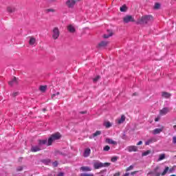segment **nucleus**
<instances>
[{
	"instance_id": "49",
	"label": "nucleus",
	"mask_w": 176,
	"mask_h": 176,
	"mask_svg": "<svg viewBox=\"0 0 176 176\" xmlns=\"http://www.w3.org/2000/svg\"><path fill=\"white\" fill-rule=\"evenodd\" d=\"M137 173H138V171L131 172V175H134V174H137Z\"/></svg>"
},
{
	"instance_id": "29",
	"label": "nucleus",
	"mask_w": 176,
	"mask_h": 176,
	"mask_svg": "<svg viewBox=\"0 0 176 176\" xmlns=\"http://www.w3.org/2000/svg\"><path fill=\"white\" fill-rule=\"evenodd\" d=\"M93 137H97L101 135V131H97L96 133H93Z\"/></svg>"
},
{
	"instance_id": "15",
	"label": "nucleus",
	"mask_w": 176,
	"mask_h": 176,
	"mask_svg": "<svg viewBox=\"0 0 176 176\" xmlns=\"http://www.w3.org/2000/svg\"><path fill=\"white\" fill-rule=\"evenodd\" d=\"M91 152V151L90 150V148L85 149V151H84V155H83L84 157H89Z\"/></svg>"
},
{
	"instance_id": "54",
	"label": "nucleus",
	"mask_w": 176,
	"mask_h": 176,
	"mask_svg": "<svg viewBox=\"0 0 176 176\" xmlns=\"http://www.w3.org/2000/svg\"><path fill=\"white\" fill-rule=\"evenodd\" d=\"M155 122H159V118H155Z\"/></svg>"
},
{
	"instance_id": "21",
	"label": "nucleus",
	"mask_w": 176,
	"mask_h": 176,
	"mask_svg": "<svg viewBox=\"0 0 176 176\" xmlns=\"http://www.w3.org/2000/svg\"><path fill=\"white\" fill-rule=\"evenodd\" d=\"M108 32H109L108 34H104L103 36L105 39H107V38H109L110 36H112V35H113V33H112L111 31L108 30Z\"/></svg>"
},
{
	"instance_id": "41",
	"label": "nucleus",
	"mask_w": 176,
	"mask_h": 176,
	"mask_svg": "<svg viewBox=\"0 0 176 176\" xmlns=\"http://www.w3.org/2000/svg\"><path fill=\"white\" fill-rule=\"evenodd\" d=\"M118 160V157H113L111 158V162H113V163H115V162H116Z\"/></svg>"
},
{
	"instance_id": "3",
	"label": "nucleus",
	"mask_w": 176,
	"mask_h": 176,
	"mask_svg": "<svg viewBox=\"0 0 176 176\" xmlns=\"http://www.w3.org/2000/svg\"><path fill=\"white\" fill-rule=\"evenodd\" d=\"M93 164L95 170H98V168H101L102 167H109V166H111V163L109 162L102 163L100 161H95Z\"/></svg>"
},
{
	"instance_id": "8",
	"label": "nucleus",
	"mask_w": 176,
	"mask_h": 176,
	"mask_svg": "<svg viewBox=\"0 0 176 176\" xmlns=\"http://www.w3.org/2000/svg\"><path fill=\"white\" fill-rule=\"evenodd\" d=\"M170 112V108L168 107H164L160 111V115L161 116H164L167 115Z\"/></svg>"
},
{
	"instance_id": "55",
	"label": "nucleus",
	"mask_w": 176,
	"mask_h": 176,
	"mask_svg": "<svg viewBox=\"0 0 176 176\" xmlns=\"http://www.w3.org/2000/svg\"><path fill=\"white\" fill-rule=\"evenodd\" d=\"M80 113H87V111H81Z\"/></svg>"
},
{
	"instance_id": "2",
	"label": "nucleus",
	"mask_w": 176,
	"mask_h": 176,
	"mask_svg": "<svg viewBox=\"0 0 176 176\" xmlns=\"http://www.w3.org/2000/svg\"><path fill=\"white\" fill-rule=\"evenodd\" d=\"M43 145H45V140H38V146H32L31 152H39V151H42L43 149Z\"/></svg>"
},
{
	"instance_id": "25",
	"label": "nucleus",
	"mask_w": 176,
	"mask_h": 176,
	"mask_svg": "<svg viewBox=\"0 0 176 176\" xmlns=\"http://www.w3.org/2000/svg\"><path fill=\"white\" fill-rule=\"evenodd\" d=\"M104 126H105L107 129H109V127L112 126V124H111L109 122H106L104 123Z\"/></svg>"
},
{
	"instance_id": "42",
	"label": "nucleus",
	"mask_w": 176,
	"mask_h": 176,
	"mask_svg": "<svg viewBox=\"0 0 176 176\" xmlns=\"http://www.w3.org/2000/svg\"><path fill=\"white\" fill-rule=\"evenodd\" d=\"M175 168H168V173L171 174V173H173V171H174Z\"/></svg>"
},
{
	"instance_id": "59",
	"label": "nucleus",
	"mask_w": 176,
	"mask_h": 176,
	"mask_svg": "<svg viewBox=\"0 0 176 176\" xmlns=\"http://www.w3.org/2000/svg\"><path fill=\"white\" fill-rule=\"evenodd\" d=\"M122 140H124V135L122 136Z\"/></svg>"
},
{
	"instance_id": "20",
	"label": "nucleus",
	"mask_w": 176,
	"mask_h": 176,
	"mask_svg": "<svg viewBox=\"0 0 176 176\" xmlns=\"http://www.w3.org/2000/svg\"><path fill=\"white\" fill-rule=\"evenodd\" d=\"M156 142V139L155 138H151L148 140H147L146 142H145V145H149L151 144H152L153 142Z\"/></svg>"
},
{
	"instance_id": "4",
	"label": "nucleus",
	"mask_w": 176,
	"mask_h": 176,
	"mask_svg": "<svg viewBox=\"0 0 176 176\" xmlns=\"http://www.w3.org/2000/svg\"><path fill=\"white\" fill-rule=\"evenodd\" d=\"M29 45L30 46H32V47H35L36 45H38V42L36 41V38L34 36H29Z\"/></svg>"
},
{
	"instance_id": "60",
	"label": "nucleus",
	"mask_w": 176,
	"mask_h": 176,
	"mask_svg": "<svg viewBox=\"0 0 176 176\" xmlns=\"http://www.w3.org/2000/svg\"><path fill=\"white\" fill-rule=\"evenodd\" d=\"M170 176H176L175 175H171Z\"/></svg>"
},
{
	"instance_id": "11",
	"label": "nucleus",
	"mask_w": 176,
	"mask_h": 176,
	"mask_svg": "<svg viewBox=\"0 0 176 176\" xmlns=\"http://www.w3.org/2000/svg\"><path fill=\"white\" fill-rule=\"evenodd\" d=\"M51 138H52V140H54V141H56L57 140H60V138H61V135L60 134V133H56L53 134Z\"/></svg>"
},
{
	"instance_id": "53",
	"label": "nucleus",
	"mask_w": 176,
	"mask_h": 176,
	"mask_svg": "<svg viewBox=\"0 0 176 176\" xmlns=\"http://www.w3.org/2000/svg\"><path fill=\"white\" fill-rule=\"evenodd\" d=\"M102 173H107V170H102V171L100 172V174H102Z\"/></svg>"
},
{
	"instance_id": "52",
	"label": "nucleus",
	"mask_w": 176,
	"mask_h": 176,
	"mask_svg": "<svg viewBox=\"0 0 176 176\" xmlns=\"http://www.w3.org/2000/svg\"><path fill=\"white\" fill-rule=\"evenodd\" d=\"M129 175H130V173H125V174H124V176H129Z\"/></svg>"
},
{
	"instance_id": "51",
	"label": "nucleus",
	"mask_w": 176,
	"mask_h": 176,
	"mask_svg": "<svg viewBox=\"0 0 176 176\" xmlns=\"http://www.w3.org/2000/svg\"><path fill=\"white\" fill-rule=\"evenodd\" d=\"M113 176H120V173H117Z\"/></svg>"
},
{
	"instance_id": "44",
	"label": "nucleus",
	"mask_w": 176,
	"mask_h": 176,
	"mask_svg": "<svg viewBox=\"0 0 176 176\" xmlns=\"http://www.w3.org/2000/svg\"><path fill=\"white\" fill-rule=\"evenodd\" d=\"M173 144H176V136L173 137Z\"/></svg>"
},
{
	"instance_id": "14",
	"label": "nucleus",
	"mask_w": 176,
	"mask_h": 176,
	"mask_svg": "<svg viewBox=\"0 0 176 176\" xmlns=\"http://www.w3.org/2000/svg\"><path fill=\"white\" fill-rule=\"evenodd\" d=\"M108 45V41H101L98 45V47H105Z\"/></svg>"
},
{
	"instance_id": "10",
	"label": "nucleus",
	"mask_w": 176,
	"mask_h": 176,
	"mask_svg": "<svg viewBox=\"0 0 176 176\" xmlns=\"http://www.w3.org/2000/svg\"><path fill=\"white\" fill-rule=\"evenodd\" d=\"M18 83H19V81L17 80V78L16 77H14V79L8 82V85L10 86H14V85H17Z\"/></svg>"
},
{
	"instance_id": "36",
	"label": "nucleus",
	"mask_w": 176,
	"mask_h": 176,
	"mask_svg": "<svg viewBox=\"0 0 176 176\" xmlns=\"http://www.w3.org/2000/svg\"><path fill=\"white\" fill-rule=\"evenodd\" d=\"M109 149H111V147H109V146H105L103 148V151H104L105 152H108V151H109Z\"/></svg>"
},
{
	"instance_id": "39",
	"label": "nucleus",
	"mask_w": 176,
	"mask_h": 176,
	"mask_svg": "<svg viewBox=\"0 0 176 176\" xmlns=\"http://www.w3.org/2000/svg\"><path fill=\"white\" fill-rule=\"evenodd\" d=\"M39 90H40L41 91L45 92V86H44V85L40 86Z\"/></svg>"
},
{
	"instance_id": "28",
	"label": "nucleus",
	"mask_w": 176,
	"mask_h": 176,
	"mask_svg": "<svg viewBox=\"0 0 176 176\" xmlns=\"http://www.w3.org/2000/svg\"><path fill=\"white\" fill-rule=\"evenodd\" d=\"M151 150H147L146 151L142 153V156H148V155L151 154Z\"/></svg>"
},
{
	"instance_id": "13",
	"label": "nucleus",
	"mask_w": 176,
	"mask_h": 176,
	"mask_svg": "<svg viewBox=\"0 0 176 176\" xmlns=\"http://www.w3.org/2000/svg\"><path fill=\"white\" fill-rule=\"evenodd\" d=\"M67 30L69 31V32H72V33H74L75 32V31H76L75 29V27H74V25H69L67 26Z\"/></svg>"
},
{
	"instance_id": "57",
	"label": "nucleus",
	"mask_w": 176,
	"mask_h": 176,
	"mask_svg": "<svg viewBox=\"0 0 176 176\" xmlns=\"http://www.w3.org/2000/svg\"><path fill=\"white\" fill-rule=\"evenodd\" d=\"M47 87L46 86V85H45V90H46V88H47Z\"/></svg>"
},
{
	"instance_id": "46",
	"label": "nucleus",
	"mask_w": 176,
	"mask_h": 176,
	"mask_svg": "<svg viewBox=\"0 0 176 176\" xmlns=\"http://www.w3.org/2000/svg\"><path fill=\"white\" fill-rule=\"evenodd\" d=\"M18 95H19V92H15L12 94L13 97H16V96H18Z\"/></svg>"
},
{
	"instance_id": "32",
	"label": "nucleus",
	"mask_w": 176,
	"mask_h": 176,
	"mask_svg": "<svg viewBox=\"0 0 176 176\" xmlns=\"http://www.w3.org/2000/svg\"><path fill=\"white\" fill-rule=\"evenodd\" d=\"M45 12L47 13H50V12H52V13H54V12H56V10H54L53 8H48V9L45 10Z\"/></svg>"
},
{
	"instance_id": "17",
	"label": "nucleus",
	"mask_w": 176,
	"mask_h": 176,
	"mask_svg": "<svg viewBox=\"0 0 176 176\" xmlns=\"http://www.w3.org/2000/svg\"><path fill=\"white\" fill-rule=\"evenodd\" d=\"M80 170H81V171H91V168L89 166H81Z\"/></svg>"
},
{
	"instance_id": "7",
	"label": "nucleus",
	"mask_w": 176,
	"mask_h": 176,
	"mask_svg": "<svg viewBox=\"0 0 176 176\" xmlns=\"http://www.w3.org/2000/svg\"><path fill=\"white\" fill-rule=\"evenodd\" d=\"M124 23L134 22V18L131 15H126L123 18Z\"/></svg>"
},
{
	"instance_id": "23",
	"label": "nucleus",
	"mask_w": 176,
	"mask_h": 176,
	"mask_svg": "<svg viewBox=\"0 0 176 176\" xmlns=\"http://www.w3.org/2000/svg\"><path fill=\"white\" fill-rule=\"evenodd\" d=\"M159 170V167L157 166L155 169H154V176H160L162 175V173H157V170Z\"/></svg>"
},
{
	"instance_id": "34",
	"label": "nucleus",
	"mask_w": 176,
	"mask_h": 176,
	"mask_svg": "<svg viewBox=\"0 0 176 176\" xmlns=\"http://www.w3.org/2000/svg\"><path fill=\"white\" fill-rule=\"evenodd\" d=\"M80 176H94L93 173H81Z\"/></svg>"
},
{
	"instance_id": "40",
	"label": "nucleus",
	"mask_w": 176,
	"mask_h": 176,
	"mask_svg": "<svg viewBox=\"0 0 176 176\" xmlns=\"http://www.w3.org/2000/svg\"><path fill=\"white\" fill-rule=\"evenodd\" d=\"M53 167H57L58 166V162L57 161H55L52 163Z\"/></svg>"
},
{
	"instance_id": "5",
	"label": "nucleus",
	"mask_w": 176,
	"mask_h": 176,
	"mask_svg": "<svg viewBox=\"0 0 176 176\" xmlns=\"http://www.w3.org/2000/svg\"><path fill=\"white\" fill-rule=\"evenodd\" d=\"M60 36V30H58V28H54L52 31V38L53 39H58Z\"/></svg>"
},
{
	"instance_id": "37",
	"label": "nucleus",
	"mask_w": 176,
	"mask_h": 176,
	"mask_svg": "<svg viewBox=\"0 0 176 176\" xmlns=\"http://www.w3.org/2000/svg\"><path fill=\"white\" fill-rule=\"evenodd\" d=\"M52 163V161L50 160V159H46L45 160V164H50Z\"/></svg>"
},
{
	"instance_id": "47",
	"label": "nucleus",
	"mask_w": 176,
	"mask_h": 176,
	"mask_svg": "<svg viewBox=\"0 0 176 176\" xmlns=\"http://www.w3.org/2000/svg\"><path fill=\"white\" fill-rule=\"evenodd\" d=\"M57 176H64V173L60 172Z\"/></svg>"
},
{
	"instance_id": "56",
	"label": "nucleus",
	"mask_w": 176,
	"mask_h": 176,
	"mask_svg": "<svg viewBox=\"0 0 176 176\" xmlns=\"http://www.w3.org/2000/svg\"><path fill=\"white\" fill-rule=\"evenodd\" d=\"M173 129H174L175 130H176V125H174V126H173Z\"/></svg>"
},
{
	"instance_id": "33",
	"label": "nucleus",
	"mask_w": 176,
	"mask_h": 176,
	"mask_svg": "<svg viewBox=\"0 0 176 176\" xmlns=\"http://www.w3.org/2000/svg\"><path fill=\"white\" fill-rule=\"evenodd\" d=\"M126 9H127V8L126 7V6H122L120 8V12H126Z\"/></svg>"
},
{
	"instance_id": "58",
	"label": "nucleus",
	"mask_w": 176,
	"mask_h": 176,
	"mask_svg": "<svg viewBox=\"0 0 176 176\" xmlns=\"http://www.w3.org/2000/svg\"><path fill=\"white\" fill-rule=\"evenodd\" d=\"M133 96H137V93L133 94Z\"/></svg>"
},
{
	"instance_id": "45",
	"label": "nucleus",
	"mask_w": 176,
	"mask_h": 176,
	"mask_svg": "<svg viewBox=\"0 0 176 176\" xmlns=\"http://www.w3.org/2000/svg\"><path fill=\"white\" fill-rule=\"evenodd\" d=\"M154 174H155V170H154V171H150V172L147 174V175H154Z\"/></svg>"
},
{
	"instance_id": "12",
	"label": "nucleus",
	"mask_w": 176,
	"mask_h": 176,
	"mask_svg": "<svg viewBox=\"0 0 176 176\" xmlns=\"http://www.w3.org/2000/svg\"><path fill=\"white\" fill-rule=\"evenodd\" d=\"M162 97H163V98H170V97H171V94L164 91L162 93Z\"/></svg>"
},
{
	"instance_id": "6",
	"label": "nucleus",
	"mask_w": 176,
	"mask_h": 176,
	"mask_svg": "<svg viewBox=\"0 0 176 176\" xmlns=\"http://www.w3.org/2000/svg\"><path fill=\"white\" fill-rule=\"evenodd\" d=\"M80 0H67L66 1V5L67 8H72L74 6H75V4L76 2H79Z\"/></svg>"
},
{
	"instance_id": "26",
	"label": "nucleus",
	"mask_w": 176,
	"mask_h": 176,
	"mask_svg": "<svg viewBox=\"0 0 176 176\" xmlns=\"http://www.w3.org/2000/svg\"><path fill=\"white\" fill-rule=\"evenodd\" d=\"M164 159H166V155L165 154H161L158 158V162H160L162 160H164Z\"/></svg>"
},
{
	"instance_id": "61",
	"label": "nucleus",
	"mask_w": 176,
	"mask_h": 176,
	"mask_svg": "<svg viewBox=\"0 0 176 176\" xmlns=\"http://www.w3.org/2000/svg\"><path fill=\"white\" fill-rule=\"evenodd\" d=\"M52 1H57V0H52Z\"/></svg>"
},
{
	"instance_id": "43",
	"label": "nucleus",
	"mask_w": 176,
	"mask_h": 176,
	"mask_svg": "<svg viewBox=\"0 0 176 176\" xmlns=\"http://www.w3.org/2000/svg\"><path fill=\"white\" fill-rule=\"evenodd\" d=\"M100 76H98L97 77L94 78V80H93L94 82H97L100 79Z\"/></svg>"
},
{
	"instance_id": "1",
	"label": "nucleus",
	"mask_w": 176,
	"mask_h": 176,
	"mask_svg": "<svg viewBox=\"0 0 176 176\" xmlns=\"http://www.w3.org/2000/svg\"><path fill=\"white\" fill-rule=\"evenodd\" d=\"M152 20H153V17H152V16L145 15L138 20V24H148V23H149V21H152Z\"/></svg>"
},
{
	"instance_id": "18",
	"label": "nucleus",
	"mask_w": 176,
	"mask_h": 176,
	"mask_svg": "<svg viewBox=\"0 0 176 176\" xmlns=\"http://www.w3.org/2000/svg\"><path fill=\"white\" fill-rule=\"evenodd\" d=\"M162 131H163V128H160V129H155L153 130V133L156 135V134H160V133H162Z\"/></svg>"
},
{
	"instance_id": "31",
	"label": "nucleus",
	"mask_w": 176,
	"mask_h": 176,
	"mask_svg": "<svg viewBox=\"0 0 176 176\" xmlns=\"http://www.w3.org/2000/svg\"><path fill=\"white\" fill-rule=\"evenodd\" d=\"M154 9L157 10V9H160V3H155L154 6Z\"/></svg>"
},
{
	"instance_id": "24",
	"label": "nucleus",
	"mask_w": 176,
	"mask_h": 176,
	"mask_svg": "<svg viewBox=\"0 0 176 176\" xmlns=\"http://www.w3.org/2000/svg\"><path fill=\"white\" fill-rule=\"evenodd\" d=\"M124 120H126V117L124 116H122L121 118L118 120V124H122Z\"/></svg>"
},
{
	"instance_id": "16",
	"label": "nucleus",
	"mask_w": 176,
	"mask_h": 176,
	"mask_svg": "<svg viewBox=\"0 0 176 176\" xmlns=\"http://www.w3.org/2000/svg\"><path fill=\"white\" fill-rule=\"evenodd\" d=\"M106 142H107V144H111V145H116V144H118L116 142L110 138H107Z\"/></svg>"
},
{
	"instance_id": "9",
	"label": "nucleus",
	"mask_w": 176,
	"mask_h": 176,
	"mask_svg": "<svg viewBox=\"0 0 176 176\" xmlns=\"http://www.w3.org/2000/svg\"><path fill=\"white\" fill-rule=\"evenodd\" d=\"M126 151H129V152H137V151H138V147H137V146H129L126 147Z\"/></svg>"
},
{
	"instance_id": "50",
	"label": "nucleus",
	"mask_w": 176,
	"mask_h": 176,
	"mask_svg": "<svg viewBox=\"0 0 176 176\" xmlns=\"http://www.w3.org/2000/svg\"><path fill=\"white\" fill-rule=\"evenodd\" d=\"M137 145H142V141H139Z\"/></svg>"
},
{
	"instance_id": "30",
	"label": "nucleus",
	"mask_w": 176,
	"mask_h": 176,
	"mask_svg": "<svg viewBox=\"0 0 176 176\" xmlns=\"http://www.w3.org/2000/svg\"><path fill=\"white\" fill-rule=\"evenodd\" d=\"M60 95V92H56V94H53L52 95V98H58V96Z\"/></svg>"
},
{
	"instance_id": "19",
	"label": "nucleus",
	"mask_w": 176,
	"mask_h": 176,
	"mask_svg": "<svg viewBox=\"0 0 176 176\" xmlns=\"http://www.w3.org/2000/svg\"><path fill=\"white\" fill-rule=\"evenodd\" d=\"M7 12H8V13H14V12H16V8L14 7H8Z\"/></svg>"
},
{
	"instance_id": "38",
	"label": "nucleus",
	"mask_w": 176,
	"mask_h": 176,
	"mask_svg": "<svg viewBox=\"0 0 176 176\" xmlns=\"http://www.w3.org/2000/svg\"><path fill=\"white\" fill-rule=\"evenodd\" d=\"M134 168V165H131L129 167L126 168V171H130Z\"/></svg>"
},
{
	"instance_id": "48",
	"label": "nucleus",
	"mask_w": 176,
	"mask_h": 176,
	"mask_svg": "<svg viewBox=\"0 0 176 176\" xmlns=\"http://www.w3.org/2000/svg\"><path fill=\"white\" fill-rule=\"evenodd\" d=\"M23 170V168L21 166H19L18 168H17V171H22Z\"/></svg>"
},
{
	"instance_id": "35",
	"label": "nucleus",
	"mask_w": 176,
	"mask_h": 176,
	"mask_svg": "<svg viewBox=\"0 0 176 176\" xmlns=\"http://www.w3.org/2000/svg\"><path fill=\"white\" fill-rule=\"evenodd\" d=\"M55 154L56 155H62V156H64L65 154H64V153H63V152H61V151H56V152H55Z\"/></svg>"
},
{
	"instance_id": "27",
	"label": "nucleus",
	"mask_w": 176,
	"mask_h": 176,
	"mask_svg": "<svg viewBox=\"0 0 176 176\" xmlns=\"http://www.w3.org/2000/svg\"><path fill=\"white\" fill-rule=\"evenodd\" d=\"M167 173H168V166H166L163 173H161V175H166L167 174Z\"/></svg>"
},
{
	"instance_id": "22",
	"label": "nucleus",
	"mask_w": 176,
	"mask_h": 176,
	"mask_svg": "<svg viewBox=\"0 0 176 176\" xmlns=\"http://www.w3.org/2000/svg\"><path fill=\"white\" fill-rule=\"evenodd\" d=\"M54 141V140L53 139V138L50 137L48 139V142L47 143V146H50V145H52V144H53Z\"/></svg>"
}]
</instances>
